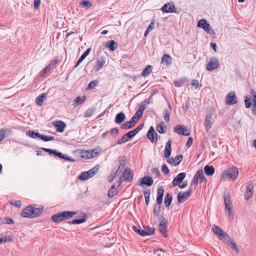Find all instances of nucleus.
Segmentation results:
<instances>
[{"label":"nucleus","mask_w":256,"mask_h":256,"mask_svg":"<svg viewBox=\"0 0 256 256\" xmlns=\"http://www.w3.org/2000/svg\"><path fill=\"white\" fill-rule=\"evenodd\" d=\"M43 207L36 206H28L25 208L21 213V216L24 218H34L39 216L42 212Z\"/></svg>","instance_id":"f257e3e1"},{"label":"nucleus","mask_w":256,"mask_h":256,"mask_svg":"<svg viewBox=\"0 0 256 256\" xmlns=\"http://www.w3.org/2000/svg\"><path fill=\"white\" fill-rule=\"evenodd\" d=\"M76 214L75 212L65 211L54 214L52 217V221L56 223H60V222L68 220L72 218L73 216Z\"/></svg>","instance_id":"f03ea898"},{"label":"nucleus","mask_w":256,"mask_h":256,"mask_svg":"<svg viewBox=\"0 0 256 256\" xmlns=\"http://www.w3.org/2000/svg\"><path fill=\"white\" fill-rule=\"evenodd\" d=\"M238 175V170L237 167L232 166L222 173V178L228 180L234 181L236 180Z\"/></svg>","instance_id":"7ed1b4c3"},{"label":"nucleus","mask_w":256,"mask_h":256,"mask_svg":"<svg viewBox=\"0 0 256 256\" xmlns=\"http://www.w3.org/2000/svg\"><path fill=\"white\" fill-rule=\"evenodd\" d=\"M212 230L214 234L220 236V240H222L224 238H226L228 244L230 245L229 241L231 240L230 238L222 228L216 225H214L212 228Z\"/></svg>","instance_id":"20e7f679"},{"label":"nucleus","mask_w":256,"mask_h":256,"mask_svg":"<svg viewBox=\"0 0 256 256\" xmlns=\"http://www.w3.org/2000/svg\"><path fill=\"white\" fill-rule=\"evenodd\" d=\"M158 220L160 221L159 224V230L160 233L164 236H167V228H168V222L164 218V217L161 216L158 217Z\"/></svg>","instance_id":"39448f33"},{"label":"nucleus","mask_w":256,"mask_h":256,"mask_svg":"<svg viewBox=\"0 0 256 256\" xmlns=\"http://www.w3.org/2000/svg\"><path fill=\"white\" fill-rule=\"evenodd\" d=\"M197 26L198 28H202L210 34L214 33V30L210 28V24H208V21L205 19L200 20L198 22Z\"/></svg>","instance_id":"423d86ee"},{"label":"nucleus","mask_w":256,"mask_h":256,"mask_svg":"<svg viewBox=\"0 0 256 256\" xmlns=\"http://www.w3.org/2000/svg\"><path fill=\"white\" fill-rule=\"evenodd\" d=\"M174 131L178 134L188 136L190 134V131L187 127L184 125L180 124L176 126L174 128Z\"/></svg>","instance_id":"0eeeda50"},{"label":"nucleus","mask_w":256,"mask_h":256,"mask_svg":"<svg viewBox=\"0 0 256 256\" xmlns=\"http://www.w3.org/2000/svg\"><path fill=\"white\" fill-rule=\"evenodd\" d=\"M220 64L218 58L216 57L212 58L206 64V68L208 71H212L219 66Z\"/></svg>","instance_id":"6e6552de"},{"label":"nucleus","mask_w":256,"mask_h":256,"mask_svg":"<svg viewBox=\"0 0 256 256\" xmlns=\"http://www.w3.org/2000/svg\"><path fill=\"white\" fill-rule=\"evenodd\" d=\"M58 62V60H57L50 61L49 64L40 72V76L41 77H44L47 73L49 72L52 70L56 68Z\"/></svg>","instance_id":"1a4fd4ad"},{"label":"nucleus","mask_w":256,"mask_h":256,"mask_svg":"<svg viewBox=\"0 0 256 256\" xmlns=\"http://www.w3.org/2000/svg\"><path fill=\"white\" fill-rule=\"evenodd\" d=\"M192 193V188L186 192H180L177 196V200L178 203H182L188 198Z\"/></svg>","instance_id":"9d476101"},{"label":"nucleus","mask_w":256,"mask_h":256,"mask_svg":"<svg viewBox=\"0 0 256 256\" xmlns=\"http://www.w3.org/2000/svg\"><path fill=\"white\" fill-rule=\"evenodd\" d=\"M224 205H225L226 209V210H227L228 212L229 216H232V210L231 206H230V203H231L230 198V194L229 192H224Z\"/></svg>","instance_id":"9b49d317"},{"label":"nucleus","mask_w":256,"mask_h":256,"mask_svg":"<svg viewBox=\"0 0 256 256\" xmlns=\"http://www.w3.org/2000/svg\"><path fill=\"white\" fill-rule=\"evenodd\" d=\"M161 10L164 13L176 12V8L172 2L165 4L161 8Z\"/></svg>","instance_id":"f8f14e48"},{"label":"nucleus","mask_w":256,"mask_h":256,"mask_svg":"<svg viewBox=\"0 0 256 256\" xmlns=\"http://www.w3.org/2000/svg\"><path fill=\"white\" fill-rule=\"evenodd\" d=\"M138 122L136 116H133L130 121L126 122L123 123L120 126L122 130H128L133 128Z\"/></svg>","instance_id":"ddd939ff"},{"label":"nucleus","mask_w":256,"mask_h":256,"mask_svg":"<svg viewBox=\"0 0 256 256\" xmlns=\"http://www.w3.org/2000/svg\"><path fill=\"white\" fill-rule=\"evenodd\" d=\"M226 102L228 105H234L238 102V98L234 92H229L226 97Z\"/></svg>","instance_id":"4468645a"},{"label":"nucleus","mask_w":256,"mask_h":256,"mask_svg":"<svg viewBox=\"0 0 256 256\" xmlns=\"http://www.w3.org/2000/svg\"><path fill=\"white\" fill-rule=\"evenodd\" d=\"M158 136L157 133L156 132L153 126L150 128L149 130L147 133V137L152 143H156L158 141V138H156Z\"/></svg>","instance_id":"2eb2a0df"},{"label":"nucleus","mask_w":256,"mask_h":256,"mask_svg":"<svg viewBox=\"0 0 256 256\" xmlns=\"http://www.w3.org/2000/svg\"><path fill=\"white\" fill-rule=\"evenodd\" d=\"M106 64V56H100L96 61V64L93 69L94 72L99 71Z\"/></svg>","instance_id":"dca6fc26"},{"label":"nucleus","mask_w":256,"mask_h":256,"mask_svg":"<svg viewBox=\"0 0 256 256\" xmlns=\"http://www.w3.org/2000/svg\"><path fill=\"white\" fill-rule=\"evenodd\" d=\"M54 126L56 128V131L59 132H62L64 131L66 127V124L62 121L57 120L52 122Z\"/></svg>","instance_id":"f3484780"},{"label":"nucleus","mask_w":256,"mask_h":256,"mask_svg":"<svg viewBox=\"0 0 256 256\" xmlns=\"http://www.w3.org/2000/svg\"><path fill=\"white\" fill-rule=\"evenodd\" d=\"M186 174L185 172H180L175 177L172 181V184L174 186L180 184L185 178Z\"/></svg>","instance_id":"a211bd4d"},{"label":"nucleus","mask_w":256,"mask_h":256,"mask_svg":"<svg viewBox=\"0 0 256 256\" xmlns=\"http://www.w3.org/2000/svg\"><path fill=\"white\" fill-rule=\"evenodd\" d=\"M140 184H139V186H142L143 185H146L148 186H151L153 183L154 180L150 176H144L140 180Z\"/></svg>","instance_id":"6ab92c4d"},{"label":"nucleus","mask_w":256,"mask_h":256,"mask_svg":"<svg viewBox=\"0 0 256 256\" xmlns=\"http://www.w3.org/2000/svg\"><path fill=\"white\" fill-rule=\"evenodd\" d=\"M134 135L132 131L128 132L127 134H125L122 138L117 142L118 144H121L124 142H126L133 138Z\"/></svg>","instance_id":"aec40b11"},{"label":"nucleus","mask_w":256,"mask_h":256,"mask_svg":"<svg viewBox=\"0 0 256 256\" xmlns=\"http://www.w3.org/2000/svg\"><path fill=\"white\" fill-rule=\"evenodd\" d=\"M158 196L156 198V202L155 204H158L161 205L163 199V196H164V190L163 187L160 186L158 188Z\"/></svg>","instance_id":"412c9836"},{"label":"nucleus","mask_w":256,"mask_h":256,"mask_svg":"<svg viewBox=\"0 0 256 256\" xmlns=\"http://www.w3.org/2000/svg\"><path fill=\"white\" fill-rule=\"evenodd\" d=\"M122 176L124 180H132L133 178L132 172L128 168H125Z\"/></svg>","instance_id":"4be33fe9"},{"label":"nucleus","mask_w":256,"mask_h":256,"mask_svg":"<svg viewBox=\"0 0 256 256\" xmlns=\"http://www.w3.org/2000/svg\"><path fill=\"white\" fill-rule=\"evenodd\" d=\"M246 192L244 194L245 198L249 200L253 194V184H250L246 186Z\"/></svg>","instance_id":"5701e85b"},{"label":"nucleus","mask_w":256,"mask_h":256,"mask_svg":"<svg viewBox=\"0 0 256 256\" xmlns=\"http://www.w3.org/2000/svg\"><path fill=\"white\" fill-rule=\"evenodd\" d=\"M172 152L171 148V141L168 140L166 144V148L164 150V156L166 158H168L170 156Z\"/></svg>","instance_id":"b1692460"},{"label":"nucleus","mask_w":256,"mask_h":256,"mask_svg":"<svg viewBox=\"0 0 256 256\" xmlns=\"http://www.w3.org/2000/svg\"><path fill=\"white\" fill-rule=\"evenodd\" d=\"M104 46L113 52L117 48L118 44L114 40H110L106 42Z\"/></svg>","instance_id":"393cba45"},{"label":"nucleus","mask_w":256,"mask_h":256,"mask_svg":"<svg viewBox=\"0 0 256 256\" xmlns=\"http://www.w3.org/2000/svg\"><path fill=\"white\" fill-rule=\"evenodd\" d=\"M47 97L46 93H42L38 96L36 99V103L38 106H42L44 99Z\"/></svg>","instance_id":"a878e982"},{"label":"nucleus","mask_w":256,"mask_h":256,"mask_svg":"<svg viewBox=\"0 0 256 256\" xmlns=\"http://www.w3.org/2000/svg\"><path fill=\"white\" fill-rule=\"evenodd\" d=\"M125 118L124 114L123 112H120L116 115L114 122L116 124H120L124 122Z\"/></svg>","instance_id":"bb28decb"},{"label":"nucleus","mask_w":256,"mask_h":256,"mask_svg":"<svg viewBox=\"0 0 256 256\" xmlns=\"http://www.w3.org/2000/svg\"><path fill=\"white\" fill-rule=\"evenodd\" d=\"M212 116L210 115H207L206 117L205 126L206 131H208L212 125Z\"/></svg>","instance_id":"cd10ccee"},{"label":"nucleus","mask_w":256,"mask_h":256,"mask_svg":"<svg viewBox=\"0 0 256 256\" xmlns=\"http://www.w3.org/2000/svg\"><path fill=\"white\" fill-rule=\"evenodd\" d=\"M119 162V166L118 168V170L116 172V175H119L121 172L124 169V168L126 164V160L124 159V157L122 158L118 161Z\"/></svg>","instance_id":"c85d7f7f"},{"label":"nucleus","mask_w":256,"mask_h":256,"mask_svg":"<svg viewBox=\"0 0 256 256\" xmlns=\"http://www.w3.org/2000/svg\"><path fill=\"white\" fill-rule=\"evenodd\" d=\"M87 219L86 215L84 214L82 216V217L80 219H76L71 222H69V224H78L82 223H83L86 221Z\"/></svg>","instance_id":"c756f323"},{"label":"nucleus","mask_w":256,"mask_h":256,"mask_svg":"<svg viewBox=\"0 0 256 256\" xmlns=\"http://www.w3.org/2000/svg\"><path fill=\"white\" fill-rule=\"evenodd\" d=\"M90 48H88L80 56L78 60L76 66L75 68L77 67L80 63L82 62L87 56L89 54L90 52Z\"/></svg>","instance_id":"7c9ffc66"},{"label":"nucleus","mask_w":256,"mask_h":256,"mask_svg":"<svg viewBox=\"0 0 256 256\" xmlns=\"http://www.w3.org/2000/svg\"><path fill=\"white\" fill-rule=\"evenodd\" d=\"M98 154V152H97L95 150H89L86 152V156H82V157H84L87 158H94Z\"/></svg>","instance_id":"2f4dec72"},{"label":"nucleus","mask_w":256,"mask_h":256,"mask_svg":"<svg viewBox=\"0 0 256 256\" xmlns=\"http://www.w3.org/2000/svg\"><path fill=\"white\" fill-rule=\"evenodd\" d=\"M194 176H197L198 180H200L201 182H206V179L204 175V172L202 170H198L195 174Z\"/></svg>","instance_id":"473e14b6"},{"label":"nucleus","mask_w":256,"mask_h":256,"mask_svg":"<svg viewBox=\"0 0 256 256\" xmlns=\"http://www.w3.org/2000/svg\"><path fill=\"white\" fill-rule=\"evenodd\" d=\"M204 170L206 174L210 176L214 174L215 170L212 166L207 165L204 166Z\"/></svg>","instance_id":"72a5a7b5"},{"label":"nucleus","mask_w":256,"mask_h":256,"mask_svg":"<svg viewBox=\"0 0 256 256\" xmlns=\"http://www.w3.org/2000/svg\"><path fill=\"white\" fill-rule=\"evenodd\" d=\"M26 135L32 138L40 139V134L33 130H28L26 132Z\"/></svg>","instance_id":"f704fd0d"},{"label":"nucleus","mask_w":256,"mask_h":256,"mask_svg":"<svg viewBox=\"0 0 256 256\" xmlns=\"http://www.w3.org/2000/svg\"><path fill=\"white\" fill-rule=\"evenodd\" d=\"M161 62L166 64V65L169 66L172 64V58L170 55L165 54L162 58Z\"/></svg>","instance_id":"c9c22d12"},{"label":"nucleus","mask_w":256,"mask_h":256,"mask_svg":"<svg viewBox=\"0 0 256 256\" xmlns=\"http://www.w3.org/2000/svg\"><path fill=\"white\" fill-rule=\"evenodd\" d=\"M172 196L170 194L168 193L166 195V196L164 198V202L166 206V208L170 206V204L172 203Z\"/></svg>","instance_id":"e433bc0d"},{"label":"nucleus","mask_w":256,"mask_h":256,"mask_svg":"<svg viewBox=\"0 0 256 256\" xmlns=\"http://www.w3.org/2000/svg\"><path fill=\"white\" fill-rule=\"evenodd\" d=\"M152 66H146V68H144V70H142V75L144 77L147 76L152 72Z\"/></svg>","instance_id":"4c0bfd02"},{"label":"nucleus","mask_w":256,"mask_h":256,"mask_svg":"<svg viewBox=\"0 0 256 256\" xmlns=\"http://www.w3.org/2000/svg\"><path fill=\"white\" fill-rule=\"evenodd\" d=\"M132 230L136 234H138L141 236H146L147 234H148V232H146L144 230L139 229L134 226H133Z\"/></svg>","instance_id":"58836bf2"},{"label":"nucleus","mask_w":256,"mask_h":256,"mask_svg":"<svg viewBox=\"0 0 256 256\" xmlns=\"http://www.w3.org/2000/svg\"><path fill=\"white\" fill-rule=\"evenodd\" d=\"M186 80V78L177 80L174 81V84L176 87H182L184 84V83Z\"/></svg>","instance_id":"ea45409f"},{"label":"nucleus","mask_w":256,"mask_h":256,"mask_svg":"<svg viewBox=\"0 0 256 256\" xmlns=\"http://www.w3.org/2000/svg\"><path fill=\"white\" fill-rule=\"evenodd\" d=\"M98 166H96L94 167L90 170L88 171H87L88 174V176L90 178H92L94 175H95L98 172Z\"/></svg>","instance_id":"a19ab883"},{"label":"nucleus","mask_w":256,"mask_h":256,"mask_svg":"<svg viewBox=\"0 0 256 256\" xmlns=\"http://www.w3.org/2000/svg\"><path fill=\"white\" fill-rule=\"evenodd\" d=\"M12 240V236L10 235L0 237V244L8 242Z\"/></svg>","instance_id":"79ce46f5"},{"label":"nucleus","mask_w":256,"mask_h":256,"mask_svg":"<svg viewBox=\"0 0 256 256\" xmlns=\"http://www.w3.org/2000/svg\"><path fill=\"white\" fill-rule=\"evenodd\" d=\"M118 193L116 189L115 188L114 186H112L108 192V196L110 198H112L114 196L116 195Z\"/></svg>","instance_id":"37998d69"},{"label":"nucleus","mask_w":256,"mask_h":256,"mask_svg":"<svg viewBox=\"0 0 256 256\" xmlns=\"http://www.w3.org/2000/svg\"><path fill=\"white\" fill-rule=\"evenodd\" d=\"M161 205L158 204H154V206L153 212L154 215L159 216L160 211Z\"/></svg>","instance_id":"c03bdc74"},{"label":"nucleus","mask_w":256,"mask_h":256,"mask_svg":"<svg viewBox=\"0 0 256 256\" xmlns=\"http://www.w3.org/2000/svg\"><path fill=\"white\" fill-rule=\"evenodd\" d=\"M95 108H88L84 113V118H90L92 116L94 112H95Z\"/></svg>","instance_id":"a18cd8bd"},{"label":"nucleus","mask_w":256,"mask_h":256,"mask_svg":"<svg viewBox=\"0 0 256 256\" xmlns=\"http://www.w3.org/2000/svg\"><path fill=\"white\" fill-rule=\"evenodd\" d=\"M88 172H82L78 176V178L81 180H84L90 178Z\"/></svg>","instance_id":"49530a36"},{"label":"nucleus","mask_w":256,"mask_h":256,"mask_svg":"<svg viewBox=\"0 0 256 256\" xmlns=\"http://www.w3.org/2000/svg\"><path fill=\"white\" fill-rule=\"evenodd\" d=\"M80 5L86 8H90L92 6V4L88 0H82L80 2Z\"/></svg>","instance_id":"de8ad7c7"},{"label":"nucleus","mask_w":256,"mask_h":256,"mask_svg":"<svg viewBox=\"0 0 256 256\" xmlns=\"http://www.w3.org/2000/svg\"><path fill=\"white\" fill-rule=\"evenodd\" d=\"M86 96H78L75 100L74 102L78 104H82L86 100Z\"/></svg>","instance_id":"09e8293b"},{"label":"nucleus","mask_w":256,"mask_h":256,"mask_svg":"<svg viewBox=\"0 0 256 256\" xmlns=\"http://www.w3.org/2000/svg\"><path fill=\"white\" fill-rule=\"evenodd\" d=\"M182 158H183V156H182V154H180V155L176 156L175 157V158H174V166H176L180 164V163L182 161Z\"/></svg>","instance_id":"8fccbe9b"},{"label":"nucleus","mask_w":256,"mask_h":256,"mask_svg":"<svg viewBox=\"0 0 256 256\" xmlns=\"http://www.w3.org/2000/svg\"><path fill=\"white\" fill-rule=\"evenodd\" d=\"M230 245V246L231 248L234 250L236 252H239V250L236 244L234 242H230V240L229 241Z\"/></svg>","instance_id":"3c124183"},{"label":"nucleus","mask_w":256,"mask_h":256,"mask_svg":"<svg viewBox=\"0 0 256 256\" xmlns=\"http://www.w3.org/2000/svg\"><path fill=\"white\" fill-rule=\"evenodd\" d=\"M144 230L146 232H148V233L149 234H147L146 236H150L154 234V229L152 228L147 226L146 228H144Z\"/></svg>","instance_id":"603ef678"},{"label":"nucleus","mask_w":256,"mask_h":256,"mask_svg":"<svg viewBox=\"0 0 256 256\" xmlns=\"http://www.w3.org/2000/svg\"><path fill=\"white\" fill-rule=\"evenodd\" d=\"M2 222L4 224H14V221L12 218H8V217H6L4 218Z\"/></svg>","instance_id":"864d4df0"},{"label":"nucleus","mask_w":256,"mask_h":256,"mask_svg":"<svg viewBox=\"0 0 256 256\" xmlns=\"http://www.w3.org/2000/svg\"><path fill=\"white\" fill-rule=\"evenodd\" d=\"M244 103H245V106L246 108H249L252 106V103L250 102V99L248 98V96H245Z\"/></svg>","instance_id":"5fc2aeb1"},{"label":"nucleus","mask_w":256,"mask_h":256,"mask_svg":"<svg viewBox=\"0 0 256 256\" xmlns=\"http://www.w3.org/2000/svg\"><path fill=\"white\" fill-rule=\"evenodd\" d=\"M144 126V124H140L138 126L133 130H132L133 134L135 136L140 130Z\"/></svg>","instance_id":"6e6d98bb"},{"label":"nucleus","mask_w":256,"mask_h":256,"mask_svg":"<svg viewBox=\"0 0 256 256\" xmlns=\"http://www.w3.org/2000/svg\"><path fill=\"white\" fill-rule=\"evenodd\" d=\"M156 130L160 134H164L166 132V130H164V126L160 124H159L157 125Z\"/></svg>","instance_id":"4d7b16f0"},{"label":"nucleus","mask_w":256,"mask_h":256,"mask_svg":"<svg viewBox=\"0 0 256 256\" xmlns=\"http://www.w3.org/2000/svg\"><path fill=\"white\" fill-rule=\"evenodd\" d=\"M10 204L17 208H20L22 206V202L20 200H12Z\"/></svg>","instance_id":"13d9d810"},{"label":"nucleus","mask_w":256,"mask_h":256,"mask_svg":"<svg viewBox=\"0 0 256 256\" xmlns=\"http://www.w3.org/2000/svg\"><path fill=\"white\" fill-rule=\"evenodd\" d=\"M164 117L166 122H168L170 120L169 112L167 109L164 110Z\"/></svg>","instance_id":"bf43d9fd"},{"label":"nucleus","mask_w":256,"mask_h":256,"mask_svg":"<svg viewBox=\"0 0 256 256\" xmlns=\"http://www.w3.org/2000/svg\"><path fill=\"white\" fill-rule=\"evenodd\" d=\"M162 172L164 174H167L170 172L169 169H168V166H166V164H163L162 165Z\"/></svg>","instance_id":"052dcab7"},{"label":"nucleus","mask_w":256,"mask_h":256,"mask_svg":"<svg viewBox=\"0 0 256 256\" xmlns=\"http://www.w3.org/2000/svg\"><path fill=\"white\" fill-rule=\"evenodd\" d=\"M98 84V82L97 80L91 81L88 86V88H93L96 87Z\"/></svg>","instance_id":"680f3d73"},{"label":"nucleus","mask_w":256,"mask_h":256,"mask_svg":"<svg viewBox=\"0 0 256 256\" xmlns=\"http://www.w3.org/2000/svg\"><path fill=\"white\" fill-rule=\"evenodd\" d=\"M42 150L46 152L49 153L50 154H54V155L56 151V150H54L50 148H42Z\"/></svg>","instance_id":"e2e57ef3"},{"label":"nucleus","mask_w":256,"mask_h":256,"mask_svg":"<svg viewBox=\"0 0 256 256\" xmlns=\"http://www.w3.org/2000/svg\"><path fill=\"white\" fill-rule=\"evenodd\" d=\"M152 172L156 177L159 176L160 174L159 170L156 168H154L152 170Z\"/></svg>","instance_id":"0e129e2a"},{"label":"nucleus","mask_w":256,"mask_h":256,"mask_svg":"<svg viewBox=\"0 0 256 256\" xmlns=\"http://www.w3.org/2000/svg\"><path fill=\"white\" fill-rule=\"evenodd\" d=\"M112 135H116L117 136L118 133V128H114L110 130L109 132Z\"/></svg>","instance_id":"69168bd1"},{"label":"nucleus","mask_w":256,"mask_h":256,"mask_svg":"<svg viewBox=\"0 0 256 256\" xmlns=\"http://www.w3.org/2000/svg\"><path fill=\"white\" fill-rule=\"evenodd\" d=\"M40 4V0H34V7L35 10L38 9Z\"/></svg>","instance_id":"338daca9"},{"label":"nucleus","mask_w":256,"mask_h":256,"mask_svg":"<svg viewBox=\"0 0 256 256\" xmlns=\"http://www.w3.org/2000/svg\"><path fill=\"white\" fill-rule=\"evenodd\" d=\"M254 104L251 108V110L254 114H256V100L253 101Z\"/></svg>","instance_id":"774afa93"}]
</instances>
